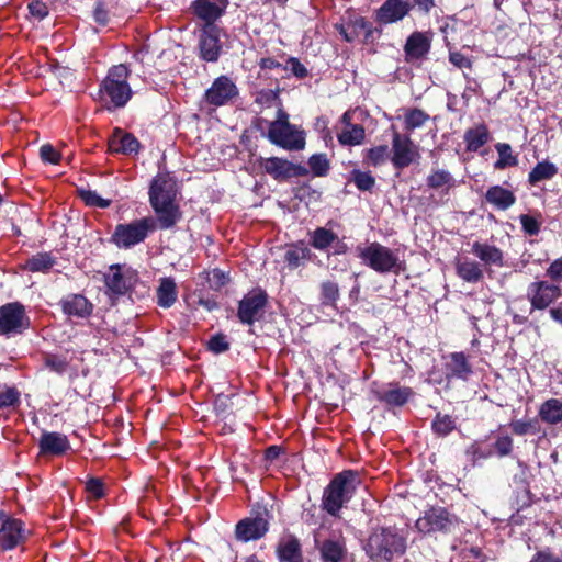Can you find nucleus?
Masks as SVG:
<instances>
[{
    "label": "nucleus",
    "mask_w": 562,
    "mask_h": 562,
    "mask_svg": "<svg viewBox=\"0 0 562 562\" xmlns=\"http://www.w3.org/2000/svg\"><path fill=\"white\" fill-rule=\"evenodd\" d=\"M360 484L359 474L346 470L330 481L323 495V508L331 516H337L341 507L347 504Z\"/></svg>",
    "instance_id": "f257e3e1"
},
{
    "label": "nucleus",
    "mask_w": 562,
    "mask_h": 562,
    "mask_svg": "<svg viewBox=\"0 0 562 562\" xmlns=\"http://www.w3.org/2000/svg\"><path fill=\"white\" fill-rule=\"evenodd\" d=\"M356 256L361 262L378 273H397L401 270V260L397 252L378 241L359 244Z\"/></svg>",
    "instance_id": "f03ea898"
},
{
    "label": "nucleus",
    "mask_w": 562,
    "mask_h": 562,
    "mask_svg": "<svg viewBox=\"0 0 562 562\" xmlns=\"http://www.w3.org/2000/svg\"><path fill=\"white\" fill-rule=\"evenodd\" d=\"M406 541L395 529L381 528L374 530L366 544V551L371 559L391 561L395 555L405 552Z\"/></svg>",
    "instance_id": "7ed1b4c3"
},
{
    "label": "nucleus",
    "mask_w": 562,
    "mask_h": 562,
    "mask_svg": "<svg viewBox=\"0 0 562 562\" xmlns=\"http://www.w3.org/2000/svg\"><path fill=\"white\" fill-rule=\"evenodd\" d=\"M267 137L288 150H301L305 146L304 131L289 122V115L282 108H278L276 120L270 122Z\"/></svg>",
    "instance_id": "20e7f679"
},
{
    "label": "nucleus",
    "mask_w": 562,
    "mask_h": 562,
    "mask_svg": "<svg viewBox=\"0 0 562 562\" xmlns=\"http://www.w3.org/2000/svg\"><path fill=\"white\" fill-rule=\"evenodd\" d=\"M128 69L120 64L110 68L108 76L100 86L101 98L110 102L114 108L124 106L132 97V90L127 83Z\"/></svg>",
    "instance_id": "39448f33"
},
{
    "label": "nucleus",
    "mask_w": 562,
    "mask_h": 562,
    "mask_svg": "<svg viewBox=\"0 0 562 562\" xmlns=\"http://www.w3.org/2000/svg\"><path fill=\"white\" fill-rule=\"evenodd\" d=\"M155 228V218L149 216L131 223L119 224L115 226L111 240L119 248L128 249L143 243Z\"/></svg>",
    "instance_id": "423d86ee"
},
{
    "label": "nucleus",
    "mask_w": 562,
    "mask_h": 562,
    "mask_svg": "<svg viewBox=\"0 0 562 562\" xmlns=\"http://www.w3.org/2000/svg\"><path fill=\"white\" fill-rule=\"evenodd\" d=\"M335 27L342 38L349 43L361 37L364 43H373L381 35V30L374 27L372 23L360 15L350 16Z\"/></svg>",
    "instance_id": "0eeeda50"
},
{
    "label": "nucleus",
    "mask_w": 562,
    "mask_h": 562,
    "mask_svg": "<svg viewBox=\"0 0 562 562\" xmlns=\"http://www.w3.org/2000/svg\"><path fill=\"white\" fill-rule=\"evenodd\" d=\"M137 271L125 265H112L104 274L106 291L112 296L127 293L137 282Z\"/></svg>",
    "instance_id": "6e6552de"
},
{
    "label": "nucleus",
    "mask_w": 562,
    "mask_h": 562,
    "mask_svg": "<svg viewBox=\"0 0 562 562\" xmlns=\"http://www.w3.org/2000/svg\"><path fill=\"white\" fill-rule=\"evenodd\" d=\"M391 161L394 168L404 169L420 158L419 148L408 135L394 131L392 135Z\"/></svg>",
    "instance_id": "1a4fd4ad"
},
{
    "label": "nucleus",
    "mask_w": 562,
    "mask_h": 562,
    "mask_svg": "<svg viewBox=\"0 0 562 562\" xmlns=\"http://www.w3.org/2000/svg\"><path fill=\"white\" fill-rule=\"evenodd\" d=\"M458 524L456 516L441 507H431L416 520V528L424 533L448 532Z\"/></svg>",
    "instance_id": "9d476101"
},
{
    "label": "nucleus",
    "mask_w": 562,
    "mask_h": 562,
    "mask_svg": "<svg viewBox=\"0 0 562 562\" xmlns=\"http://www.w3.org/2000/svg\"><path fill=\"white\" fill-rule=\"evenodd\" d=\"M268 301L267 293L261 289H254L248 292L238 304L237 316L243 324L252 325L265 314Z\"/></svg>",
    "instance_id": "9b49d317"
},
{
    "label": "nucleus",
    "mask_w": 562,
    "mask_h": 562,
    "mask_svg": "<svg viewBox=\"0 0 562 562\" xmlns=\"http://www.w3.org/2000/svg\"><path fill=\"white\" fill-rule=\"evenodd\" d=\"M29 317L24 306L19 302L8 303L0 306V333L14 335L22 333L29 327Z\"/></svg>",
    "instance_id": "f8f14e48"
},
{
    "label": "nucleus",
    "mask_w": 562,
    "mask_h": 562,
    "mask_svg": "<svg viewBox=\"0 0 562 562\" xmlns=\"http://www.w3.org/2000/svg\"><path fill=\"white\" fill-rule=\"evenodd\" d=\"M238 88L228 76L217 77L204 93V102L218 108L232 103L238 97Z\"/></svg>",
    "instance_id": "ddd939ff"
},
{
    "label": "nucleus",
    "mask_w": 562,
    "mask_h": 562,
    "mask_svg": "<svg viewBox=\"0 0 562 562\" xmlns=\"http://www.w3.org/2000/svg\"><path fill=\"white\" fill-rule=\"evenodd\" d=\"M561 296V288L548 281L531 282L527 289V299L531 304V312L546 310Z\"/></svg>",
    "instance_id": "4468645a"
},
{
    "label": "nucleus",
    "mask_w": 562,
    "mask_h": 562,
    "mask_svg": "<svg viewBox=\"0 0 562 562\" xmlns=\"http://www.w3.org/2000/svg\"><path fill=\"white\" fill-rule=\"evenodd\" d=\"M0 547L3 550H12L25 540L26 531L21 520L0 513Z\"/></svg>",
    "instance_id": "2eb2a0df"
},
{
    "label": "nucleus",
    "mask_w": 562,
    "mask_h": 562,
    "mask_svg": "<svg viewBox=\"0 0 562 562\" xmlns=\"http://www.w3.org/2000/svg\"><path fill=\"white\" fill-rule=\"evenodd\" d=\"M177 183L169 173H158L149 188V202L151 204L176 201Z\"/></svg>",
    "instance_id": "dca6fc26"
},
{
    "label": "nucleus",
    "mask_w": 562,
    "mask_h": 562,
    "mask_svg": "<svg viewBox=\"0 0 562 562\" xmlns=\"http://www.w3.org/2000/svg\"><path fill=\"white\" fill-rule=\"evenodd\" d=\"M200 56L203 60L214 63L221 54L220 30L215 25H204L200 35Z\"/></svg>",
    "instance_id": "f3484780"
},
{
    "label": "nucleus",
    "mask_w": 562,
    "mask_h": 562,
    "mask_svg": "<svg viewBox=\"0 0 562 562\" xmlns=\"http://www.w3.org/2000/svg\"><path fill=\"white\" fill-rule=\"evenodd\" d=\"M413 5L406 0H385L375 11V21L380 24H392L402 21Z\"/></svg>",
    "instance_id": "a211bd4d"
},
{
    "label": "nucleus",
    "mask_w": 562,
    "mask_h": 562,
    "mask_svg": "<svg viewBox=\"0 0 562 562\" xmlns=\"http://www.w3.org/2000/svg\"><path fill=\"white\" fill-rule=\"evenodd\" d=\"M227 8V0H194L192 12L204 22V25H214Z\"/></svg>",
    "instance_id": "6ab92c4d"
},
{
    "label": "nucleus",
    "mask_w": 562,
    "mask_h": 562,
    "mask_svg": "<svg viewBox=\"0 0 562 562\" xmlns=\"http://www.w3.org/2000/svg\"><path fill=\"white\" fill-rule=\"evenodd\" d=\"M353 114V110H348L342 114L340 119L342 127L340 132H338L337 138L342 146L360 145L366 137L363 126L352 123Z\"/></svg>",
    "instance_id": "aec40b11"
},
{
    "label": "nucleus",
    "mask_w": 562,
    "mask_h": 562,
    "mask_svg": "<svg viewBox=\"0 0 562 562\" xmlns=\"http://www.w3.org/2000/svg\"><path fill=\"white\" fill-rule=\"evenodd\" d=\"M269 530V522L262 517L241 519L235 528L236 538L243 542L262 538Z\"/></svg>",
    "instance_id": "412c9836"
},
{
    "label": "nucleus",
    "mask_w": 562,
    "mask_h": 562,
    "mask_svg": "<svg viewBox=\"0 0 562 562\" xmlns=\"http://www.w3.org/2000/svg\"><path fill=\"white\" fill-rule=\"evenodd\" d=\"M431 41L432 36L429 32H413L404 45L406 60L414 61L425 58L430 50Z\"/></svg>",
    "instance_id": "4be33fe9"
},
{
    "label": "nucleus",
    "mask_w": 562,
    "mask_h": 562,
    "mask_svg": "<svg viewBox=\"0 0 562 562\" xmlns=\"http://www.w3.org/2000/svg\"><path fill=\"white\" fill-rule=\"evenodd\" d=\"M38 448L43 454L61 456L71 449L66 435L56 431H44L38 440Z\"/></svg>",
    "instance_id": "5701e85b"
},
{
    "label": "nucleus",
    "mask_w": 562,
    "mask_h": 562,
    "mask_svg": "<svg viewBox=\"0 0 562 562\" xmlns=\"http://www.w3.org/2000/svg\"><path fill=\"white\" fill-rule=\"evenodd\" d=\"M414 395V391L408 386L398 383H390L376 392V398L389 406H403Z\"/></svg>",
    "instance_id": "b1692460"
},
{
    "label": "nucleus",
    "mask_w": 562,
    "mask_h": 562,
    "mask_svg": "<svg viewBox=\"0 0 562 562\" xmlns=\"http://www.w3.org/2000/svg\"><path fill=\"white\" fill-rule=\"evenodd\" d=\"M151 207L157 216L155 222L161 229H169L173 227L182 217V213L176 201L151 204Z\"/></svg>",
    "instance_id": "393cba45"
},
{
    "label": "nucleus",
    "mask_w": 562,
    "mask_h": 562,
    "mask_svg": "<svg viewBox=\"0 0 562 562\" xmlns=\"http://www.w3.org/2000/svg\"><path fill=\"white\" fill-rule=\"evenodd\" d=\"M260 168L277 180L286 179L294 175L295 166L286 159L270 157L260 159Z\"/></svg>",
    "instance_id": "a878e982"
},
{
    "label": "nucleus",
    "mask_w": 562,
    "mask_h": 562,
    "mask_svg": "<svg viewBox=\"0 0 562 562\" xmlns=\"http://www.w3.org/2000/svg\"><path fill=\"white\" fill-rule=\"evenodd\" d=\"M109 148L112 153L124 155L137 154L139 149V142L132 134L116 128L109 140Z\"/></svg>",
    "instance_id": "bb28decb"
},
{
    "label": "nucleus",
    "mask_w": 562,
    "mask_h": 562,
    "mask_svg": "<svg viewBox=\"0 0 562 562\" xmlns=\"http://www.w3.org/2000/svg\"><path fill=\"white\" fill-rule=\"evenodd\" d=\"M471 252L485 266H495L498 268L504 266V254L494 245L474 241L472 244Z\"/></svg>",
    "instance_id": "cd10ccee"
},
{
    "label": "nucleus",
    "mask_w": 562,
    "mask_h": 562,
    "mask_svg": "<svg viewBox=\"0 0 562 562\" xmlns=\"http://www.w3.org/2000/svg\"><path fill=\"white\" fill-rule=\"evenodd\" d=\"M472 374V367L463 352H453L446 362L447 379H459L467 381Z\"/></svg>",
    "instance_id": "c85d7f7f"
},
{
    "label": "nucleus",
    "mask_w": 562,
    "mask_h": 562,
    "mask_svg": "<svg viewBox=\"0 0 562 562\" xmlns=\"http://www.w3.org/2000/svg\"><path fill=\"white\" fill-rule=\"evenodd\" d=\"M456 272L459 278L469 283H477L484 276L481 263L469 257L456 259Z\"/></svg>",
    "instance_id": "c756f323"
},
{
    "label": "nucleus",
    "mask_w": 562,
    "mask_h": 562,
    "mask_svg": "<svg viewBox=\"0 0 562 562\" xmlns=\"http://www.w3.org/2000/svg\"><path fill=\"white\" fill-rule=\"evenodd\" d=\"M485 200L495 209L505 211L515 204L516 196L513 191L502 186H492L485 193Z\"/></svg>",
    "instance_id": "7c9ffc66"
},
{
    "label": "nucleus",
    "mask_w": 562,
    "mask_h": 562,
    "mask_svg": "<svg viewBox=\"0 0 562 562\" xmlns=\"http://www.w3.org/2000/svg\"><path fill=\"white\" fill-rule=\"evenodd\" d=\"M538 417L549 426L562 424V400L549 398L542 402L538 409Z\"/></svg>",
    "instance_id": "2f4dec72"
},
{
    "label": "nucleus",
    "mask_w": 562,
    "mask_h": 562,
    "mask_svg": "<svg viewBox=\"0 0 562 562\" xmlns=\"http://www.w3.org/2000/svg\"><path fill=\"white\" fill-rule=\"evenodd\" d=\"M61 307L65 314L76 317H87L91 314L92 305L89 301L80 295H68L61 301Z\"/></svg>",
    "instance_id": "473e14b6"
},
{
    "label": "nucleus",
    "mask_w": 562,
    "mask_h": 562,
    "mask_svg": "<svg viewBox=\"0 0 562 562\" xmlns=\"http://www.w3.org/2000/svg\"><path fill=\"white\" fill-rule=\"evenodd\" d=\"M277 554L280 562H302L301 544L293 536L280 540Z\"/></svg>",
    "instance_id": "72a5a7b5"
},
{
    "label": "nucleus",
    "mask_w": 562,
    "mask_h": 562,
    "mask_svg": "<svg viewBox=\"0 0 562 562\" xmlns=\"http://www.w3.org/2000/svg\"><path fill=\"white\" fill-rule=\"evenodd\" d=\"M156 299L157 304L162 308H169L176 303L178 299V291L177 284L172 278L165 277L159 280Z\"/></svg>",
    "instance_id": "f704fd0d"
},
{
    "label": "nucleus",
    "mask_w": 562,
    "mask_h": 562,
    "mask_svg": "<svg viewBox=\"0 0 562 562\" xmlns=\"http://www.w3.org/2000/svg\"><path fill=\"white\" fill-rule=\"evenodd\" d=\"M490 139V132L485 124H477L464 133L467 150L477 151Z\"/></svg>",
    "instance_id": "c9c22d12"
},
{
    "label": "nucleus",
    "mask_w": 562,
    "mask_h": 562,
    "mask_svg": "<svg viewBox=\"0 0 562 562\" xmlns=\"http://www.w3.org/2000/svg\"><path fill=\"white\" fill-rule=\"evenodd\" d=\"M346 553L342 539H328L321 547V554L325 562H340Z\"/></svg>",
    "instance_id": "e433bc0d"
},
{
    "label": "nucleus",
    "mask_w": 562,
    "mask_h": 562,
    "mask_svg": "<svg viewBox=\"0 0 562 562\" xmlns=\"http://www.w3.org/2000/svg\"><path fill=\"white\" fill-rule=\"evenodd\" d=\"M56 259L52 256L50 252H38L25 261L24 268L31 272L46 273L54 267Z\"/></svg>",
    "instance_id": "4c0bfd02"
},
{
    "label": "nucleus",
    "mask_w": 562,
    "mask_h": 562,
    "mask_svg": "<svg viewBox=\"0 0 562 562\" xmlns=\"http://www.w3.org/2000/svg\"><path fill=\"white\" fill-rule=\"evenodd\" d=\"M427 186L434 190L448 191L454 186L452 175L443 169L432 170L426 179Z\"/></svg>",
    "instance_id": "58836bf2"
},
{
    "label": "nucleus",
    "mask_w": 562,
    "mask_h": 562,
    "mask_svg": "<svg viewBox=\"0 0 562 562\" xmlns=\"http://www.w3.org/2000/svg\"><path fill=\"white\" fill-rule=\"evenodd\" d=\"M558 173V167L548 161L538 162L529 172L528 181L530 184L535 186L541 181L550 180Z\"/></svg>",
    "instance_id": "ea45409f"
},
{
    "label": "nucleus",
    "mask_w": 562,
    "mask_h": 562,
    "mask_svg": "<svg viewBox=\"0 0 562 562\" xmlns=\"http://www.w3.org/2000/svg\"><path fill=\"white\" fill-rule=\"evenodd\" d=\"M495 149L498 154V159L494 162L496 170H503L507 167H513L518 164V158L513 154L512 147L507 143H497Z\"/></svg>",
    "instance_id": "a19ab883"
},
{
    "label": "nucleus",
    "mask_w": 562,
    "mask_h": 562,
    "mask_svg": "<svg viewBox=\"0 0 562 562\" xmlns=\"http://www.w3.org/2000/svg\"><path fill=\"white\" fill-rule=\"evenodd\" d=\"M336 234L327 228L318 227L311 234V245L318 250L329 247L335 239Z\"/></svg>",
    "instance_id": "79ce46f5"
},
{
    "label": "nucleus",
    "mask_w": 562,
    "mask_h": 562,
    "mask_svg": "<svg viewBox=\"0 0 562 562\" xmlns=\"http://www.w3.org/2000/svg\"><path fill=\"white\" fill-rule=\"evenodd\" d=\"M430 116L420 109H408L404 114V126L408 132L422 127Z\"/></svg>",
    "instance_id": "37998d69"
},
{
    "label": "nucleus",
    "mask_w": 562,
    "mask_h": 562,
    "mask_svg": "<svg viewBox=\"0 0 562 562\" xmlns=\"http://www.w3.org/2000/svg\"><path fill=\"white\" fill-rule=\"evenodd\" d=\"M391 156L392 154L387 145H379L368 149L364 158L369 165L376 167L386 162L387 159H391Z\"/></svg>",
    "instance_id": "c03bdc74"
},
{
    "label": "nucleus",
    "mask_w": 562,
    "mask_h": 562,
    "mask_svg": "<svg viewBox=\"0 0 562 562\" xmlns=\"http://www.w3.org/2000/svg\"><path fill=\"white\" fill-rule=\"evenodd\" d=\"M509 427L512 431L517 436H525L527 434L535 435L540 430L539 422L537 418L512 420Z\"/></svg>",
    "instance_id": "a18cd8bd"
},
{
    "label": "nucleus",
    "mask_w": 562,
    "mask_h": 562,
    "mask_svg": "<svg viewBox=\"0 0 562 562\" xmlns=\"http://www.w3.org/2000/svg\"><path fill=\"white\" fill-rule=\"evenodd\" d=\"M307 164L314 177L327 176L330 168V162L326 154L312 155Z\"/></svg>",
    "instance_id": "49530a36"
},
{
    "label": "nucleus",
    "mask_w": 562,
    "mask_h": 562,
    "mask_svg": "<svg viewBox=\"0 0 562 562\" xmlns=\"http://www.w3.org/2000/svg\"><path fill=\"white\" fill-rule=\"evenodd\" d=\"M465 454L468 456L469 460L473 464H475L480 460L490 458L493 454V450L487 445H484L479 441H474L467 448Z\"/></svg>",
    "instance_id": "de8ad7c7"
},
{
    "label": "nucleus",
    "mask_w": 562,
    "mask_h": 562,
    "mask_svg": "<svg viewBox=\"0 0 562 562\" xmlns=\"http://www.w3.org/2000/svg\"><path fill=\"white\" fill-rule=\"evenodd\" d=\"M431 427L437 435L447 436L456 428V420L450 415L437 414Z\"/></svg>",
    "instance_id": "09e8293b"
},
{
    "label": "nucleus",
    "mask_w": 562,
    "mask_h": 562,
    "mask_svg": "<svg viewBox=\"0 0 562 562\" xmlns=\"http://www.w3.org/2000/svg\"><path fill=\"white\" fill-rule=\"evenodd\" d=\"M44 364L50 371L58 374H63L64 372L67 371L69 361L65 356L48 353L44 358Z\"/></svg>",
    "instance_id": "8fccbe9b"
},
{
    "label": "nucleus",
    "mask_w": 562,
    "mask_h": 562,
    "mask_svg": "<svg viewBox=\"0 0 562 562\" xmlns=\"http://www.w3.org/2000/svg\"><path fill=\"white\" fill-rule=\"evenodd\" d=\"M322 304L334 305L339 297L338 284L331 281L323 282L321 285Z\"/></svg>",
    "instance_id": "3c124183"
},
{
    "label": "nucleus",
    "mask_w": 562,
    "mask_h": 562,
    "mask_svg": "<svg viewBox=\"0 0 562 562\" xmlns=\"http://www.w3.org/2000/svg\"><path fill=\"white\" fill-rule=\"evenodd\" d=\"M79 195L81 200L89 206L104 209L110 205V200L101 198L95 191L81 189L79 191Z\"/></svg>",
    "instance_id": "603ef678"
},
{
    "label": "nucleus",
    "mask_w": 562,
    "mask_h": 562,
    "mask_svg": "<svg viewBox=\"0 0 562 562\" xmlns=\"http://www.w3.org/2000/svg\"><path fill=\"white\" fill-rule=\"evenodd\" d=\"M352 180L356 187L362 191L371 190L375 184V179L370 172L356 170L352 172Z\"/></svg>",
    "instance_id": "864d4df0"
},
{
    "label": "nucleus",
    "mask_w": 562,
    "mask_h": 562,
    "mask_svg": "<svg viewBox=\"0 0 562 562\" xmlns=\"http://www.w3.org/2000/svg\"><path fill=\"white\" fill-rule=\"evenodd\" d=\"M256 102L265 106H272L277 103L281 108L278 91L272 89L260 90L257 93Z\"/></svg>",
    "instance_id": "5fc2aeb1"
},
{
    "label": "nucleus",
    "mask_w": 562,
    "mask_h": 562,
    "mask_svg": "<svg viewBox=\"0 0 562 562\" xmlns=\"http://www.w3.org/2000/svg\"><path fill=\"white\" fill-rule=\"evenodd\" d=\"M524 232L529 236H536L540 232L541 223L533 216L522 214L519 216Z\"/></svg>",
    "instance_id": "6e6d98bb"
},
{
    "label": "nucleus",
    "mask_w": 562,
    "mask_h": 562,
    "mask_svg": "<svg viewBox=\"0 0 562 562\" xmlns=\"http://www.w3.org/2000/svg\"><path fill=\"white\" fill-rule=\"evenodd\" d=\"M20 402V393L14 387H7L0 392V407H11Z\"/></svg>",
    "instance_id": "4d7b16f0"
},
{
    "label": "nucleus",
    "mask_w": 562,
    "mask_h": 562,
    "mask_svg": "<svg viewBox=\"0 0 562 562\" xmlns=\"http://www.w3.org/2000/svg\"><path fill=\"white\" fill-rule=\"evenodd\" d=\"M449 61L459 69H471L472 59L461 52L449 49Z\"/></svg>",
    "instance_id": "13d9d810"
},
{
    "label": "nucleus",
    "mask_w": 562,
    "mask_h": 562,
    "mask_svg": "<svg viewBox=\"0 0 562 562\" xmlns=\"http://www.w3.org/2000/svg\"><path fill=\"white\" fill-rule=\"evenodd\" d=\"M465 87L462 93V99L468 103L474 95L481 93L480 82L464 74Z\"/></svg>",
    "instance_id": "bf43d9fd"
},
{
    "label": "nucleus",
    "mask_w": 562,
    "mask_h": 562,
    "mask_svg": "<svg viewBox=\"0 0 562 562\" xmlns=\"http://www.w3.org/2000/svg\"><path fill=\"white\" fill-rule=\"evenodd\" d=\"M86 491L89 496L99 499L104 496V483L101 479L90 477L86 483Z\"/></svg>",
    "instance_id": "052dcab7"
},
{
    "label": "nucleus",
    "mask_w": 562,
    "mask_h": 562,
    "mask_svg": "<svg viewBox=\"0 0 562 562\" xmlns=\"http://www.w3.org/2000/svg\"><path fill=\"white\" fill-rule=\"evenodd\" d=\"M307 250L305 248H294L289 249L285 252V261L289 267L296 268L300 266L301 261L306 257Z\"/></svg>",
    "instance_id": "680f3d73"
},
{
    "label": "nucleus",
    "mask_w": 562,
    "mask_h": 562,
    "mask_svg": "<svg viewBox=\"0 0 562 562\" xmlns=\"http://www.w3.org/2000/svg\"><path fill=\"white\" fill-rule=\"evenodd\" d=\"M40 156L44 161L53 165H57L60 161V154L49 144L41 147Z\"/></svg>",
    "instance_id": "e2e57ef3"
},
{
    "label": "nucleus",
    "mask_w": 562,
    "mask_h": 562,
    "mask_svg": "<svg viewBox=\"0 0 562 562\" xmlns=\"http://www.w3.org/2000/svg\"><path fill=\"white\" fill-rule=\"evenodd\" d=\"M27 7L31 15L40 21L48 15V7L41 0H33Z\"/></svg>",
    "instance_id": "0e129e2a"
},
{
    "label": "nucleus",
    "mask_w": 562,
    "mask_h": 562,
    "mask_svg": "<svg viewBox=\"0 0 562 562\" xmlns=\"http://www.w3.org/2000/svg\"><path fill=\"white\" fill-rule=\"evenodd\" d=\"M494 448L499 457L508 456L513 450V439L509 436H501L496 439Z\"/></svg>",
    "instance_id": "69168bd1"
},
{
    "label": "nucleus",
    "mask_w": 562,
    "mask_h": 562,
    "mask_svg": "<svg viewBox=\"0 0 562 562\" xmlns=\"http://www.w3.org/2000/svg\"><path fill=\"white\" fill-rule=\"evenodd\" d=\"M207 345L209 349L215 353H222L229 348V344L224 335L212 336Z\"/></svg>",
    "instance_id": "338daca9"
},
{
    "label": "nucleus",
    "mask_w": 562,
    "mask_h": 562,
    "mask_svg": "<svg viewBox=\"0 0 562 562\" xmlns=\"http://www.w3.org/2000/svg\"><path fill=\"white\" fill-rule=\"evenodd\" d=\"M546 273L552 281L562 282V258L552 261Z\"/></svg>",
    "instance_id": "774afa93"
}]
</instances>
